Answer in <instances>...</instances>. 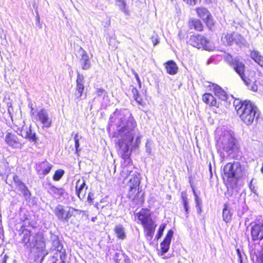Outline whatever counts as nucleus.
I'll return each mask as SVG.
<instances>
[{
  "label": "nucleus",
  "mask_w": 263,
  "mask_h": 263,
  "mask_svg": "<svg viewBox=\"0 0 263 263\" xmlns=\"http://www.w3.org/2000/svg\"><path fill=\"white\" fill-rule=\"evenodd\" d=\"M114 259L116 263H130L129 259L122 253H116Z\"/></svg>",
  "instance_id": "c85d7f7f"
},
{
  "label": "nucleus",
  "mask_w": 263,
  "mask_h": 263,
  "mask_svg": "<svg viewBox=\"0 0 263 263\" xmlns=\"http://www.w3.org/2000/svg\"><path fill=\"white\" fill-rule=\"evenodd\" d=\"M202 100L205 103L213 106H218V103L214 97L210 93H205L203 95Z\"/></svg>",
  "instance_id": "b1692460"
},
{
  "label": "nucleus",
  "mask_w": 263,
  "mask_h": 263,
  "mask_svg": "<svg viewBox=\"0 0 263 263\" xmlns=\"http://www.w3.org/2000/svg\"><path fill=\"white\" fill-rule=\"evenodd\" d=\"M210 89L212 90L215 95L219 99L224 101L227 99V95L225 91L222 89L220 86L216 84H212L210 86Z\"/></svg>",
  "instance_id": "a211bd4d"
},
{
  "label": "nucleus",
  "mask_w": 263,
  "mask_h": 263,
  "mask_svg": "<svg viewBox=\"0 0 263 263\" xmlns=\"http://www.w3.org/2000/svg\"><path fill=\"white\" fill-rule=\"evenodd\" d=\"M81 138L82 137L81 136H79L78 133L74 134L73 139L75 143V147L77 152H78L80 151V149H79V147L80 146L79 141Z\"/></svg>",
  "instance_id": "4c0bfd02"
},
{
  "label": "nucleus",
  "mask_w": 263,
  "mask_h": 263,
  "mask_svg": "<svg viewBox=\"0 0 263 263\" xmlns=\"http://www.w3.org/2000/svg\"><path fill=\"white\" fill-rule=\"evenodd\" d=\"M66 211L67 210L64 209L63 205L59 204L55 208L54 212L59 220L66 222Z\"/></svg>",
  "instance_id": "412c9836"
},
{
  "label": "nucleus",
  "mask_w": 263,
  "mask_h": 263,
  "mask_svg": "<svg viewBox=\"0 0 263 263\" xmlns=\"http://www.w3.org/2000/svg\"><path fill=\"white\" fill-rule=\"evenodd\" d=\"M87 189V186L84 178L82 177L78 179L76 183V192L80 200L84 199Z\"/></svg>",
  "instance_id": "f8f14e48"
},
{
  "label": "nucleus",
  "mask_w": 263,
  "mask_h": 263,
  "mask_svg": "<svg viewBox=\"0 0 263 263\" xmlns=\"http://www.w3.org/2000/svg\"><path fill=\"white\" fill-rule=\"evenodd\" d=\"M181 194V198H182L183 203L187 202V198L186 193L185 192H182Z\"/></svg>",
  "instance_id": "37998d69"
},
{
  "label": "nucleus",
  "mask_w": 263,
  "mask_h": 263,
  "mask_svg": "<svg viewBox=\"0 0 263 263\" xmlns=\"http://www.w3.org/2000/svg\"><path fill=\"white\" fill-rule=\"evenodd\" d=\"M18 189L22 192V193L26 196H28L29 194V191L28 190L26 186L22 182L19 183L18 184L16 185Z\"/></svg>",
  "instance_id": "c9c22d12"
},
{
  "label": "nucleus",
  "mask_w": 263,
  "mask_h": 263,
  "mask_svg": "<svg viewBox=\"0 0 263 263\" xmlns=\"http://www.w3.org/2000/svg\"><path fill=\"white\" fill-rule=\"evenodd\" d=\"M115 233L117 237L120 239H124L126 238V234L125 232V229L121 224H118L114 228Z\"/></svg>",
  "instance_id": "a878e982"
},
{
  "label": "nucleus",
  "mask_w": 263,
  "mask_h": 263,
  "mask_svg": "<svg viewBox=\"0 0 263 263\" xmlns=\"http://www.w3.org/2000/svg\"><path fill=\"white\" fill-rule=\"evenodd\" d=\"M167 72L171 75L175 74L178 71V67L173 61H170L165 64Z\"/></svg>",
  "instance_id": "5701e85b"
},
{
  "label": "nucleus",
  "mask_w": 263,
  "mask_h": 263,
  "mask_svg": "<svg viewBox=\"0 0 263 263\" xmlns=\"http://www.w3.org/2000/svg\"><path fill=\"white\" fill-rule=\"evenodd\" d=\"M84 78L83 74L78 73L76 80V87L74 96L78 99H80L83 96L84 89Z\"/></svg>",
  "instance_id": "ddd939ff"
},
{
  "label": "nucleus",
  "mask_w": 263,
  "mask_h": 263,
  "mask_svg": "<svg viewBox=\"0 0 263 263\" xmlns=\"http://www.w3.org/2000/svg\"><path fill=\"white\" fill-rule=\"evenodd\" d=\"M173 235V231L171 230H169L165 239L161 243V250L163 253H165L168 251Z\"/></svg>",
  "instance_id": "aec40b11"
},
{
  "label": "nucleus",
  "mask_w": 263,
  "mask_h": 263,
  "mask_svg": "<svg viewBox=\"0 0 263 263\" xmlns=\"http://www.w3.org/2000/svg\"><path fill=\"white\" fill-rule=\"evenodd\" d=\"M221 41L224 45H231L233 43V33H223L221 36Z\"/></svg>",
  "instance_id": "cd10ccee"
},
{
  "label": "nucleus",
  "mask_w": 263,
  "mask_h": 263,
  "mask_svg": "<svg viewBox=\"0 0 263 263\" xmlns=\"http://www.w3.org/2000/svg\"><path fill=\"white\" fill-rule=\"evenodd\" d=\"M234 105L237 114L247 125L252 124L255 118H258V108L251 101H245L241 102L236 100L234 101Z\"/></svg>",
  "instance_id": "7ed1b4c3"
},
{
  "label": "nucleus",
  "mask_w": 263,
  "mask_h": 263,
  "mask_svg": "<svg viewBox=\"0 0 263 263\" xmlns=\"http://www.w3.org/2000/svg\"><path fill=\"white\" fill-rule=\"evenodd\" d=\"M189 42L191 45L197 48H203L206 50H211L213 48L209 41L201 35L191 36Z\"/></svg>",
  "instance_id": "6e6552de"
},
{
  "label": "nucleus",
  "mask_w": 263,
  "mask_h": 263,
  "mask_svg": "<svg viewBox=\"0 0 263 263\" xmlns=\"http://www.w3.org/2000/svg\"><path fill=\"white\" fill-rule=\"evenodd\" d=\"M29 106H30V108H31V114L32 115V116H35V115L34 114V112L33 111V108L32 107V104H29Z\"/></svg>",
  "instance_id": "864d4df0"
},
{
  "label": "nucleus",
  "mask_w": 263,
  "mask_h": 263,
  "mask_svg": "<svg viewBox=\"0 0 263 263\" xmlns=\"http://www.w3.org/2000/svg\"><path fill=\"white\" fill-rule=\"evenodd\" d=\"M134 75H135V78L136 79V80L137 81L138 84H139V85L140 87H141V81H140V78L138 76V74H137V72H134Z\"/></svg>",
  "instance_id": "603ef678"
},
{
  "label": "nucleus",
  "mask_w": 263,
  "mask_h": 263,
  "mask_svg": "<svg viewBox=\"0 0 263 263\" xmlns=\"http://www.w3.org/2000/svg\"><path fill=\"white\" fill-rule=\"evenodd\" d=\"M250 56L256 63L263 68V56L258 51L255 50L252 51Z\"/></svg>",
  "instance_id": "393cba45"
},
{
  "label": "nucleus",
  "mask_w": 263,
  "mask_h": 263,
  "mask_svg": "<svg viewBox=\"0 0 263 263\" xmlns=\"http://www.w3.org/2000/svg\"><path fill=\"white\" fill-rule=\"evenodd\" d=\"M5 140L6 143L12 148H21L22 147V144L15 134H7L5 136Z\"/></svg>",
  "instance_id": "4468645a"
},
{
  "label": "nucleus",
  "mask_w": 263,
  "mask_h": 263,
  "mask_svg": "<svg viewBox=\"0 0 263 263\" xmlns=\"http://www.w3.org/2000/svg\"><path fill=\"white\" fill-rule=\"evenodd\" d=\"M252 181H253L252 180H251V182H250V186L251 185V183H252Z\"/></svg>",
  "instance_id": "680f3d73"
},
{
  "label": "nucleus",
  "mask_w": 263,
  "mask_h": 263,
  "mask_svg": "<svg viewBox=\"0 0 263 263\" xmlns=\"http://www.w3.org/2000/svg\"><path fill=\"white\" fill-rule=\"evenodd\" d=\"M223 220L226 222H229L231 220L232 215L230 210L228 209V206L225 204L222 211Z\"/></svg>",
  "instance_id": "7c9ffc66"
},
{
  "label": "nucleus",
  "mask_w": 263,
  "mask_h": 263,
  "mask_svg": "<svg viewBox=\"0 0 263 263\" xmlns=\"http://www.w3.org/2000/svg\"><path fill=\"white\" fill-rule=\"evenodd\" d=\"M21 135L23 138L29 139L33 142H36L37 138L35 134L32 132L31 127L29 128H26L25 129H22L21 131Z\"/></svg>",
  "instance_id": "4be33fe9"
},
{
  "label": "nucleus",
  "mask_w": 263,
  "mask_h": 263,
  "mask_svg": "<svg viewBox=\"0 0 263 263\" xmlns=\"http://www.w3.org/2000/svg\"><path fill=\"white\" fill-rule=\"evenodd\" d=\"M96 94L98 97L102 96L103 99H104L105 97H107V92L102 88H97L96 90Z\"/></svg>",
  "instance_id": "58836bf2"
},
{
  "label": "nucleus",
  "mask_w": 263,
  "mask_h": 263,
  "mask_svg": "<svg viewBox=\"0 0 263 263\" xmlns=\"http://www.w3.org/2000/svg\"><path fill=\"white\" fill-rule=\"evenodd\" d=\"M233 42L239 46L244 45L246 43V40L239 34L233 33Z\"/></svg>",
  "instance_id": "c756f323"
},
{
  "label": "nucleus",
  "mask_w": 263,
  "mask_h": 263,
  "mask_svg": "<svg viewBox=\"0 0 263 263\" xmlns=\"http://www.w3.org/2000/svg\"><path fill=\"white\" fill-rule=\"evenodd\" d=\"M184 2H185L187 4L191 5H195L196 3V0H183Z\"/></svg>",
  "instance_id": "8fccbe9b"
},
{
  "label": "nucleus",
  "mask_w": 263,
  "mask_h": 263,
  "mask_svg": "<svg viewBox=\"0 0 263 263\" xmlns=\"http://www.w3.org/2000/svg\"><path fill=\"white\" fill-rule=\"evenodd\" d=\"M190 25L198 31H201L203 29V25L200 21L196 18L190 20Z\"/></svg>",
  "instance_id": "2f4dec72"
},
{
  "label": "nucleus",
  "mask_w": 263,
  "mask_h": 263,
  "mask_svg": "<svg viewBox=\"0 0 263 263\" xmlns=\"http://www.w3.org/2000/svg\"><path fill=\"white\" fill-rule=\"evenodd\" d=\"M7 258V256L5 255L3 258L2 263H6Z\"/></svg>",
  "instance_id": "5fc2aeb1"
},
{
  "label": "nucleus",
  "mask_w": 263,
  "mask_h": 263,
  "mask_svg": "<svg viewBox=\"0 0 263 263\" xmlns=\"http://www.w3.org/2000/svg\"><path fill=\"white\" fill-rule=\"evenodd\" d=\"M62 245L57 237H54V239L52 240V248L53 249L56 248L58 247L61 246Z\"/></svg>",
  "instance_id": "ea45409f"
},
{
  "label": "nucleus",
  "mask_w": 263,
  "mask_h": 263,
  "mask_svg": "<svg viewBox=\"0 0 263 263\" xmlns=\"http://www.w3.org/2000/svg\"><path fill=\"white\" fill-rule=\"evenodd\" d=\"M165 226H161L159 229L158 233L156 235V238L157 239H159L162 235H163V231L164 230Z\"/></svg>",
  "instance_id": "a19ab883"
},
{
  "label": "nucleus",
  "mask_w": 263,
  "mask_h": 263,
  "mask_svg": "<svg viewBox=\"0 0 263 263\" xmlns=\"http://www.w3.org/2000/svg\"><path fill=\"white\" fill-rule=\"evenodd\" d=\"M197 213L198 214H200L201 212V206H198V207H197Z\"/></svg>",
  "instance_id": "6e6d98bb"
},
{
  "label": "nucleus",
  "mask_w": 263,
  "mask_h": 263,
  "mask_svg": "<svg viewBox=\"0 0 263 263\" xmlns=\"http://www.w3.org/2000/svg\"><path fill=\"white\" fill-rule=\"evenodd\" d=\"M136 217L144 227L145 236L148 240L153 237L156 224L152 219L151 215L145 211H141L136 214Z\"/></svg>",
  "instance_id": "39448f33"
},
{
  "label": "nucleus",
  "mask_w": 263,
  "mask_h": 263,
  "mask_svg": "<svg viewBox=\"0 0 263 263\" xmlns=\"http://www.w3.org/2000/svg\"><path fill=\"white\" fill-rule=\"evenodd\" d=\"M243 168L239 162L227 163L223 168L224 178H227V182L230 183L234 180V183L236 179L240 178L243 175Z\"/></svg>",
  "instance_id": "423d86ee"
},
{
  "label": "nucleus",
  "mask_w": 263,
  "mask_h": 263,
  "mask_svg": "<svg viewBox=\"0 0 263 263\" xmlns=\"http://www.w3.org/2000/svg\"><path fill=\"white\" fill-rule=\"evenodd\" d=\"M261 173H263V163H262V167H261Z\"/></svg>",
  "instance_id": "bf43d9fd"
},
{
  "label": "nucleus",
  "mask_w": 263,
  "mask_h": 263,
  "mask_svg": "<svg viewBox=\"0 0 263 263\" xmlns=\"http://www.w3.org/2000/svg\"><path fill=\"white\" fill-rule=\"evenodd\" d=\"M215 139L218 151L222 157L224 156L223 152H226L229 155L235 147V140L230 131L217 130Z\"/></svg>",
  "instance_id": "20e7f679"
},
{
  "label": "nucleus",
  "mask_w": 263,
  "mask_h": 263,
  "mask_svg": "<svg viewBox=\"0 0 263 263\" xmlns=\"http://www.w3.org/2000/svg\"><path fill=\"white\" fill-rule=\"evenodd\" d=\"M145 148H146V152L148 154H150L152 152V149H151V145L149 144L148 142H147L146 144Z\"/></svg>",
  "instance_id": "a18cd8bd"
},
{
  "label": "nucleus",
  "mask_w": 263,
  "mask_h": 263,
  "mask_svg": "<svg viewBox=\"0 0 263 263\" xmlns=\"http://www.w3.org/2000/svg\"><path fill=\"white\" fill-rule=\"evenodd\" d=\"M232 66L235 71L239 75L241 79L245 84L248 86V88L253 91H256L257 90V85L254 82L247 79L245 77L244 71L245 66L242 61H240L239 59L235 58L232 63Z\"/></svg>",
  "instance_id": "0eeeda50"
},
{
  "label": "nucleus",
  "mask_w": 263,
  "mask_h": 263,
  "mask_svg": "<svg viewBox=\"0 0 263 263\" xmlns=\"http://www.w3.org/2000/svg\"><path fill=\"white\" fill-rule=\"evenodd\" d=\"M20 236V242L23 243L24 247L29 251L34 252L42 261L48 253L42 233H32L31 231L24 229Z\"/></svg>",
  "instance_id": "f03ea898"
},
{
  "label": "nucleus",
  "mask_w": 263,
  "mask_h": 263,
  "mask_svg": "<svg viewBox=\"0 0 263 263\" xmlns=\"http://www.w3.org/2000/svg\"><path fill=\"white\" fill-rule=\"evenodd\" d=\"M81 53V58H80V65L82 69L83 70H88L91 67V62L90 61V59L88 55L87 52L82 48L80 47Z\"/></svg>",
  "instance_id": "f3484780"
},
{
  "label": "nucleus",
  "mask_w": 263,
  "mask_h": 263,
  "mask_svg": "<svg viewBox=\"0 0 263 263\" xmlns=\"http://www.w3.org/2000/svg\"><path fill=\"white\" fill-rule=\"evenodd\" d=\"M53 263H64V262H53Z\"/></svg>",
  "instance_id": "e2e57ef3"
},
{
  "label": "nucleus",
  "mask_w": 263,
  "mask_h": 263,
  "mask_svg": "<svg viewBox=\"0 0 263 263\" xmlns=\"http://www.w3.org/2000/svg\"><path fill=\"white\" fill-rule=\"evenodd\" d=\"M152 41L153 43L154 46H156L159 43V40L157 37L152 36Z\"/></svg>",
  "instance_id": "49530a36"
},
{
  "label": "nucleus",
  "mask_w": 263,
  "mask_h": 263,
  "mask_svg": "<svg viewBox=\"0 0 263 263\" xmlns=\"http://www.w3.org/2000/svg\"><path fill=\"white\" fill-rule=\"evenodd\" d=\"M36 17V21H37V23H40V17H39V15H37Z\"/></svg>",
  "instance_id": "4d7b16f0"
},
{
  "label": "nucleus",
  "mask_w": 263,
  "mask_h": 263,
  "mask_svg": "<svg viewBox=\"0 0 263 263\" xmlns=\"http://www.w3.org/2000/svg\"><path fill=\"white\" fill-rule=\"evenodd\" d=\"M13 180L15 182V183L16 184H18L19 183H21L22 182V181L20 180V178H18V177L16 175H14L13 177Z\"/></svg>",
  "instance_id": "de8ad7c7"
},
{
  "label": "nucleus",
  "mask_w": 263,
  "mask_h": 263,
  "mask_svg": "<svg viewBox=\"0 0 263 263\" xmlns=\"http://www.w3.org/2000/svg\"><path fill=\"white\" fill-rule=\"evenodd\" d=\"M117 5L119 7L120 9L125 14H129V11L126 8V3L124 0H116Z\"/></svg>",
  "instance_id": "72a5a7b5"
},
{
  "label": "nucleus",
  "mask_w": 263,
  "mask_h": 263,
  "mask_svg": "<svg viewBox=\"0 0 263 263\" xmlns=\"http://www.w3.org/2000/svg\"><path fill=\"white\" fill-rule=\"evenodd\" d=\"M183 206H184V209L185 213H186V217H188V213H189V209L188 202H184V203H183Z\"/></svg>",
  "instance_id": "c03bdc74"
},
{
  "label": "nucleus",
  "mask_w": 263,
  "mask_h": 263,
  "mask_svg": "<svg viewBox=\"0 0 263 263\" xmlns=\"http://www.w3.org/2000/svg\"><path fill=\"white\" fill-rule=\"evenodd\" d=\"M193 192H194V194L195 196V201H196V207L201 206V200L197 197V196L195 193V191L194 190H193Z\"/></svg>",
  "instance_id": "79ce46f5"
},
{
  "label": "nucleus",
  "mask_w": 263,
  "mask_h": 263,
  "mask_svg": "<svg viewBox=\"0 0 263 263\" xmlns=\"http://www.w3.org/2000/svg\"><path fill=\"white\" fill-rule=\"evenodd\" d=\"M36 116V121L41 122L43 127L49 128L51 126L52 119L46 109L42 108L37 112Z\"/></svg>",
  "instance_id": "9d476101"
},
{
  "label": "nucleus",
  "mask_w": 263,
  "mask_h": 263,
  "mask_svg": "<svg viewBox=\"0 0 263 263\" xmlns=\"http://www.w3.org/2000/svg\"><path fill=\"white\" fill-rule=\"evenodd\" d=\"M48 193L54 197L60 198L63 196L65 190L63 188H58L51 183L48 184V187H46Z\"/></svg>",
  "instance_id": "6ab92c4d"
},
{
  "label": "nucleus",
  "mask_w": 263,
  "mask_h": 263,
  "mask_svg": "<svg viewBox=\"0 0 263 263\" xmlns=\"http://www.w3.org/2000/svg\"><path fill=\"white\" fill-rule=\"evenodd\" d=\"M236 251H237V255L239 257V261L240 263H242V260L241 252L238 249L236 250Z\"/></svg>",
  "instance_id": "3c124183"
},
{
  "label": "nucleus",
  "mask_w": 263,
  "mask_h": 263,
  "mask_svg": "<svg viewBox=\"0 0 263 263\" xmlns=\"http://www.w3.org/2000/svg\"><path fill=\"white\" fill-rule=\"evenodd\" d=\"M53 250L57 251L56 255L58 256H59L60 259L61 260V262H64V260L66 257V253L65 250L63 249V246H61L57 247Z\"/></svg>",
  "instance_id": "473e14b6"
},
{
  "label": "nucleus",
  "mask_w": 263,
  "mask_h": 263,
  "mask_svg": "<svg viewBox=\"0 0 263 263\" xmlns=\"http://www.w3.org/2000/svg\"><path fill=\"white\" fill-rule=\"evenodd\" d=\"M137 123L132 113L127 109H116L110 118L108 130L113 132L115 143L118 146V153L123 159L122 162L123 170L120 173L121 177L125 180L132 177L134 166L130 159V147H137L140 143L141 136L136 128Z\"/></svg>",
  "instance_id": "f257e3e1"
},
{
  "label": "nucleus",
  "mask_w": 263,
  "mask_h": 263,
  "mask_svg": "<svg viewBox=\"0 0 263 263\" xmlns=\"http://www.w3.org/2000/svg\"><path fill=\"white\" fill-rule=\"evenodd\" d=\"M261 263H263V254L261 255Z\"/></svg>",
  "instance_id": "13d9d810"
},
{
  "label": "nucleus",
  "mask_w": 263,
  "mask_h": 263,
  "mask_svg": "<svg viewBox=\"0 0 263 263\" xmlns=\"http://www.w3.org/2000/svg\"><path fill=\"white\" fill-rule=\"evenodd\" d=\"M52 167V165L47 161H44L39 163L36 166L37 174L39 175L44 176L47 175Z\"/></svg>",
  "instance_id": "dca6fc26"
},
{
  "label": "nucleus",
  "mask_w": 263,
  "mask_h": 263,
  "mask_svg": "<svg viewBox=\"0 0 263 263\" xmlns=\"http://www.w3.org/2000/svg\"><path fill=\"white\" fill-rule=\"evenodd\" d=\"M251 236L254 241L263 239V224H255L252 227Z\"/></svg>",
  "instance_id": "2eb2a0df"
},
{
  "label": "nucleus",
  "mask_w": 263,
  "mask_h": 263,
  "mask_svg": "<svg viewBox=\"0 0 263 263\" xmlns=\"http://www.w3.org/2000/svg\"><path fill=\"white\" fill-rule=\"evenodd\" d=\"M138 176H139V174L137 173H133L127 183L129 190L128 197L130 199L134 198L135 195L137 193V187L140 184V179Z\"/></svg>",
  "instance_id": "1a4fd4ad"
},
{
  "label": "nucleus",
  "mask_w": 263,
  "mask_h": 263,
  "mask_svg": "<svg viewBox=\"0 0 263 263\" xmlns=\"http://www.w3.org/2000/svg\"><path fill=\"white\" fill-rule=\"evenodd\" d=\"M93 194L92 193H89L88 194V195L87 197V201L91 203L92 202L93 199Z\"/></svg>",
  "instance_id": "09e8293b"
},
{
  "label": "nucleus",
  "mask_w": 263,
  "mask_h": 263,
  "mask_svg": "<svg viewBox=\"0 0 263 263\" xmlns=\"http://www.w3.org/2000/svg\"><path fill=\"white\" fill-rule=\"evenodd\" d=\"M64 174V171L62 170H57L53 176V180L59 181L61 179Z\"/></svg>",
  "instance_id": "e433bc0d"
},
{
  "label": "nucleus",
  "mask_w": 263,
  "mask_h": 263,
  "mask_svg": "<svg viewBox=\"0 0 263 263\" xmlns=\"http://www.w3.org/2000/svg\"><path fill=\"white\" fill-rule=\"evenodd\" d=\"M210 62H211V61L209 60L208 62V64H209Z\"/></svg>",
  "instance_id": "052dcab7"
},
{
  "label": "nucleus",
  "mask_w": 263,
  "mask_h": 263,
  "mask_svg": "<svg viewBox=\"0 0 263 263\" xmlns=\"http://www.w3.org/2000/svg\"><path fill=\"white\" fill-rule=\"evenodd\" d=\"M198 16L202 19L207 26L211 28L214 25V21L209 11L204 7H198L196 9Z\"/></svg>",
  "instance_id": "9b49d317"
},
{
  "label": "nucleus",
  "mask_w": 263,
  "mask_h": 263,
  "mask_svg": "<svg viewBox=\"0 0 263 263\" xmlns=\"http://www.w3.org/2000/svg\"><path fill=\"white\" fill-rule=\"evenodd\" d=\"M83 211L76 209L73 208L68 206L67 210L66 213V222H68L69 219L72 216H76L77 215H80Z\"/></svg>",
  "instance_id": "bb28decb"
},
{
  "label": "nucleus",
  "mask_w": 263,
  "mask_h": 263,
  "mask_svg": "<svg viewBox=\"0 0 263 263\" xmlns=\"http://www.w3.org/2000/svg\"><path fill=\"white\" fill-rule=\"evenodd\" d=\"M132 91L133 94L134 99L136 101V102L140 105H143L142 99L139 97V92L137 89L133 87Z\"/></svg>",
  "instance_id": "f704fd0d"
}]
</instances>
